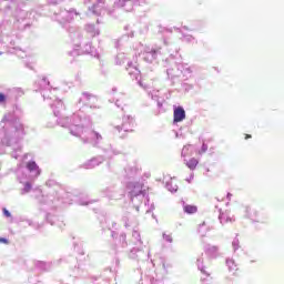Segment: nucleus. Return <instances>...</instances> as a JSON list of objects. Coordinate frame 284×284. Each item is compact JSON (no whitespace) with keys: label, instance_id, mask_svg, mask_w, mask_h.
Instances as JSON below:
<instances>
[{"label":"nucleus","instance_id":"f257e3e1","mask_svg":"<svg viewBox=\"0 0 284 284\" xmlns=\"http://www.w3.org/2000/svg\"><path fill=\"white\" fill-rule=\"evenodd\" d=\"M36 85V92H41L44 101L50 105L54 116H57V124L60 128H65L72 136L82 139L83 143H90L99 145L103 141L101 133L92 130V110H99L97 103L99 98L90 92H82L79 98L75 108L77 111L70 116L65 115V104L63 100L57 98V89L50 87V81L47 78H40Z\"/></svg>","mask_w":284,"mask_h":284},{"label":"nucleus","instance_id":"f03ea898","mask_svg":"<svg viewBox=\"0 0 284 284\" xmlns=\"http://www.w3.org/2000/svg\"><path fill=\"white\" fill-rule=\"evenodd\" d=\"M0 152L3 145L12 148V159L21 156V141L26 136L23 124L13 112L6 113L0 122ZM1 165V162H0Z\"/></svg>","mask_w":284,"mask_h":284},{"label":"nucleus","instance_id":"7ed1b4c3","mask_svg":"<svg viewBox=\"0 0 284 284\" xmlns=\"http://www.w3.org/2000/svg\"><path fill=\"white\" fill-rule=\"evenodd\" d=\"M123 176L126 181V194L136 212H139V207L143 203V199H145V190H143V184L139 182V179H141L139 168L134 164H128L124 168Z\"/></svg>","mask_w":284,"mask_h":284},{"label":"nucleus","instance_id":"20e7f679","mask_svg":"<svg viewBox=\"0 0 284 284\" xmlns=\"http://www.w3.org/2000/svg\"><path fill=\"white\" fill-rule=\"evenodd\" d=\"M26 4V0H0V12L6 17H13V28L17 30H27L30 28V14L28 10L21 9Z\"/></svg>","mask_w":284,"mask_h":284},{"label":"nucleus","instance_id":"39448f33","mask_svg":"<svg viewBox=\"0 0 284 284\" xmlns=\"http://www.w3.org/2000/svg\"><path fill=\"white\" fill-rule=\"evenodd\" d=\"M124 227H132L131 245H134L129 252V258L133 261H148L150 258V251H145V245H143V240H141V233L136 227H139V220L130 213L122 217Z\"/></svg>","mask_w":284,"mask_h":284},{"label":"nucleus","instance_id":"423d86ee","mask_svg":"<svg viewBox=\"0 0 284 284\" xmlns=\"http://www.w3.org/2000/svg\"><path fill=\"white\" fill-rule=\"evenodd\" d=\"M17 180L24 185L21 190V194H28L32 191V181L41 175V169L36 161H29L27 168L21 165L16 170Z\"/></svg>","mask_w":284,"mask_h":284},{"label":"nucleus","instance_id":"0eeeda50","mask_svg":"<svg viewBox=\"0 0 284 284\" xmlns=\"http://www.w3.org/2000/svg\"><path fill=\"white\" fill-rule=\"evenodd\" d=\"M68 32H69V37L75 48L69 52L70 57H79V54H90L91 57H94L95 59H101L99 51L97 50V48H94L92 45V42H87L81 48V41L83 39V34L81 33V30H79L77 27H69ZM77 48H81V49L79 50Z\"/></svg>","mask_w":284,"mask_h":284},{"label":"nucleus","instance_id":"6e6552de","mask_svg":"<svg viewBox=\"0 0 284 284\" xmlns=\"http://www.w3.org/2000/svg\"><path fill=\"white\" fill-rule=\"evenodd\" d=\"M47 187H50L48 195H42L40 199V203L42 205H49L50 207H59V201H62V203H72L68 200V196H70V193H67L63 187H61V184L54 180L47 181Z\"/></svg>","mask_w":284,"mask_h":284},{"label":"nucleus","instance_id":"1a4fd4ad","mask_svg":"<svg viewBox=\"0 0 284 284\" xmlns=\"http://www.w3.org/2000/svg\"><path fill=\"white\" fill-rule=\"evenodd\" d=\"M126 63V72H129V75L131 79H135L138 81V85L140 88H143V90H148V84H144L143 81L139 80L141 77V70H139V67L136 63H133L132 61H128V58L125 57V53H118L115 57V64L116 65H123Z\"/></svg>","mask_w":284,"mask_h":284},{"label":"nucleus","instance_id":"9d476101","mask_svg":"<svg viewBox=\"0 0 284 284\" xmlns=\"http://www.w3.org/2000/svg\"><path fill=\"white\" fill-rule=\"evenodd\" d=\"M14 39V36L2 37L0 42V54H6V52H8L9 54H17L19 59H24L26 51L21 50L19 47H16L17 41Z\"/></svg>","mask_w":284,"mask_h":284},{"label":"nucleus","instance_id":"9b49d317","mask_svg":"<svg viewBox=\"0 0 284 284\" xmlns=\"http://www.w3.org/2000/svg\"><path fill=\"white\" fill-rule=\"evenodd\" d=\"M135 125H136V121L134 120V116L123 115L122 124L115 125L113 130L114 132H118V134H120V139H125V134L130 132H134Z\"/></svg>","mask_w":284,"mask_h":284},{"label":"nucleus","instance_id":"f8f14e48","mask_svg":"<svg viewBox=\"0 0 284 284\" xmlns=\"http://www.w3.org/2000/svg\"><path fill=\"white\" fill-rule=\"evenodd\" d=\"M74 17H79V12L72 8L59 9L53 13V20L60 24L70 23V21L74 20Z\"/></svg>","mask_w":284,"mask_h":284},{"label":"nucleus","instance_id":"ddd939ff","mask_svg":"<svg viewBox=\"0 0 284 284\" xmlns=\"http://www.w3.org/2000/svg\"><path fill=\"white\" fill-rule=\"evenodd\" d=\"M244 216L252 221V223H261L264 225L268 221V216L265 212L256 211V209H252L251 206L244 207Z\"/></svg>","mask_w":284,"mask_h":284},{"label":"nucleus","instance_id":"4468645a","mask_svg":"<svg viewBox=\"0 0 284 284\" xmlns=\"http://www.w3.org/2000/svg\"><path fill=\"white\" fill-rule=\"evenodd\" d=\"M108 223V231L110 232L111 236L113 239H118V245L122 247V250H125L128 247V235L125 233H119L114 230H116V222H112L110 220L106 221Z\"/></svg>","mask_w":284,"mask_h":284},{"label":"nucleus","instance_id":"2eb2a0df","mask_svg":"<svg viewBox=\"0 0 284 284\" xmlns=\"http://www.w3.org/2000/svg\"><path fill=\"white\" fill-rule=\"evenodd\" d=\"M84 6H87L91 14L101 17V12H103V0H84Z\"/></svg>","mask_w":284,"mask_h":284},{"label":"nucleus","instance_id":"dca6fc26","mask_svg":"<svg viewBox=\"0 0 284 284\" xmlns=\"http://www.w3.org/2000/svg\"><path fill=\"white\" fill-rule=\"evenodd\" d=\"M159 54H161L160 50L146 47L143 52L139 53V57L145 61V63H152L153 61H156V57H159Z\"/></svg>","mask_w":284,"mask_h":284},{"label":"nucleus","instance_id":"f3484780","mask_svg":"<svg viewBox=\"0 0 284 284\" xmlns=\"http://www.w3.org/2000/svg\"><path fill=\"white\" fill-rule=\"evenodd\" d=\"M100 194L106 199H119L123 196V190L119 189L116 185H110L102 189Z\"/></svg>","mask_w":284,"mask_h":284},{"label":"nucleus","instance_id":"a211bd4d","mask_svg":"<svg viewBox=\"0 0 284 284\" xmlns=\"http://www.w3.org/2000/svg\"><path fill=\"white\" fill-rule=\"evenodd\" d=\"M136 3H139V0H115L113 8H120L121 10H124V12H132Z\"/></svg>","mask_w":284,"mask_h":284},{"label":"nucleus","instance_id":"6ab92c4d","mask_svg":"<svg viewBox=\"0 0 284 284\" xmlns=\"http://www.w3.org/2000/svg\"><path fill=\"white\" fill-rule=\"evenodd\" d=\"M104 161L105 158L103 155H98L83 163L82 168H84V170H94V168H99Z\"/></svg>","mask_w":284,"mask_h":284},{"label":"nucleus","instance_id":"aec40b11","mask_svg":"<svg viewBox=\"0 0 284 284\" xmlns=\"http://www.w3.org/2000/svg\"><path fill=\"white\" fill-rule=\"evenodd\" d=\"M102 152L104 155H102L105 159H108L109 161L114 159V156H119V154H121V151L114 146H112V144H109L106 146H104L102 149Z\"/></svg>","mask_w":284,"mask_h":284},{"label":"nucleus","instance_id":"412c9836","mask_svg":"<svg viewBox=\"0 0 284 284\" xmlns=\"http://www.w3.org/2000/svg\"><path fill=\"white\" fill-rule=\"evenodd\" d=\"M182 121H185V109L181 105L173 106V123H182Z\"/></svg>","mask_w":284,"mask_h":284},{"label":"nucleus","instance_id":"4be33fe9","mask_svg":"<svg viewBox=\"0 0 284 284\" xmlns=\"http://www.w3.org/2000/svg\"><path fill=\"white\" fill-rule=\"evenodd\" d=\"M181 74L184 77V79H190V77H192V68H190L187 64L179 63L176 77H181Z\"/></svg>","mask_w":284,"mask_h":284},{"label":"nucleus","instance_id":"5701e85b","mask_svg":"<svg viewBox=\"0 0 284 284\" xmlns=\"http://www.w3.org/2000/svg\"><path fill=\"white\" fill-rule=\"evenodd\" d=\"M47 221L50 223V225H57L58 227H64L65 223L63 221L59 220V216L48 212L45 215Z\"/></svg>","mask_w":284,"mask_h":284},{"label":"nucleus","instance_id":"b1692460","mask_svg":"<svg viewBox=\"0 0 284 284\" xmlns=\"http://www.w3.org/2000/svg\"><path fill=\"white\" fill-rule=\"evenodd\" d=\"M219 246L212 244H206L204 246V252L210 258H219Z\"/></svg>","mask_w":284,"mask_h":284},{"label":"nucleus","instance_id":"393cba45","mask_svg":"<svg viewBox=\"0 0 284 284\" xmlns=\"http://www.w3.org/2000/svg\"><path fill=\"white\" fill-rule=\"evenodd\" d=\"M84 30H85L87 34H89V37H91V39H94V37H99V34H101V30L92 23H87L84 26Z\"/></svg>","mask_w":284,"mask_h":284},{"label":"nucleus","instance_id":"a878e982","mask_svg":"<svg viewBox=\"0 0 284 284\" xmlns=\"http://www.w3.org/2000/svg\"><path fill=\"white\" fill-rule=\"evenodd\" d=\"M219 221L221 225H226V223H233L234 219L230 216V212H223V210L219 209Z\"/></svg>","mask_w":284,"mask_h":284},{"label":"nucleus","instance_id":"bb28decb","mask_svg":"<svg viewBox=\"0 0 284 284\" xmlns=\"http://www.w3.org/2000/svg\"><path fill=\"white\" fill-rule=\"evenodd\" d=\"M36 267L40 270V272H50V270H52V262L37 261Z\"/></svg>","mask_w":284,"mask_h":284},{"label":"nucleus","instance_id":"cd10ccee","mask_svg":"<svg viewBox=\"0 0 284 284\" xmlns=\"http://www.w3.org/2000/svg\"><path fill=\"white\" fill-rule=\"evenodd\" d=\"M179 64H175L174 68L166 69L168 79H171V81H174L175 79H179L181 75L179 74Z\"/></svg>","mask_w":284,"mask_h":284},{"label":"nucleus","instance_id":"c85d7f7f","mask_svg":"<svg viewBox=\"0 0 284 284\" xmlns=\"http://www.w3.org/2000/svg\"><path fill=\"white\" fill-rule=\"evenodd\" d=\"M183 203V211L185 212V214H196V212H199V207H196V205H190V204H185V202Z\"/></svg>","mask_w":284,"mask_h":284},{"label":"nucleus","instance_id":"c756f323","mask_svg":"<svg viewBox=\"0 0 284 284\" xmlns=\"http://www.w3.org/2000/svg\"><path fill=\"white\" fill-rule=\"evenodd\" d=\"M186 168H189V170H196V166L199 165V160H196V158H192L189 161H186L185 163Z\"/></svg>","mask_w":284,"mask_h":284},{"label":"nucleus","instance_id":"7c9ffc66","mask_svg":"<svg viewBox=\"0 0 284 284\" xmlns=\"http://www.w3.org/2000/svg\"><path fill=\"white\" fill-rule=\"evenodd\" d=\"M197 268L200 270V272L202 274H204V276H206V277L210 276V272H207L205 270V266L203 265V257L197 258Z\"/></svg>","mask_w":284,"mask_h":284},{"label":"nucleus","instance_id":"2f4dec72","mask_svg":"<svg viewBox=\"0 0 284 284\" xmlns=\"http://www.w3.org/2000/svg\"><path fill=\"white\" fill-rule=\"evenodd\" d=\"M132 39V37H134V31H131L130 33H126L124 36H122L118 41H116V44L115 47L119 48V45H121L123 43V41H128V39Z\"/></svg>","mask_w":284,"mask_h":284},{"label":"nucleus","instance_id":"473e14b6","mask_svg":"<svg viewBox=\"0 0 284 284\" xmlns=\"http://www.w3.org/2000/svg\"><path fill=\"white\" fill-rule=\"evenodd\" d=\"M232 248L234 254H239V250H241V241H239V237H234L232 241Z\"/></svg>","mask_w":284,"mask_h":284},{"label":"nucleus","instance_id":"72a5a7b5","mask_svg":"<svg viewBox=\"0 0 284 284\" xmlns=\"http://www.w3.org/2000/svg\"><path fill=\"white\" fill-rule=\"evenodd\" d=\"M226 265H227L229 272H236L237 266H236V262H234L233 258H226Z\"/></svg>","mask_w":284,"mask_h":284},{"label":"nucleus","instance_id":"f704fd0d","mask_svg":"<svg viewBox=\"0 0 284 284\" xmlns=\"http://www.w3.org/2000/svg\"><path fill=\"white\" fill-rule=\"evenodd\" d=\"M166 190L169 192H171L172 194H174V192H179V186L175 184H172V182H166V185H165Z\"/></svg>","mask_w":284,"mask_h":284},{"label":"nucleus","instance_id":"c9c22d12","mask_svg":"<svg viewBox=\"0 0 284 284\" xmlns=\"http://www.w3.org/2000/svg\"><path fill=\"white\" fill-rule=\"evenodd\" d=\"M26 223L29 227H33L34 230H41V227H43V224L34 223L32 220H26Z\"/></svg>","mask_w":284,"mask_h":284},{"label":"nucleus","instance_id":"e433bc0d","mask_svg":"<svg viewBox=\"0 0 284 284\" xmlns=\"http://www.w3.org/2000/svg\"><path fill=\"white\" fill-rule=\"evenodd\" d=\"M164 45H166V48H170V52H172L173 49L175 52H179V49L168 39H164Z\"/></svg>","mask_w":284,"mask_h":284},{"label":"nucleus","instance_id":"4c0bfd02","mask_svg":"<svg viewBox=\"0 0 284 284\" xmlns=\"http://www.w3.org/2000/svg\"><path fill=\"white\" fill-rule=\"evenodd\" d=\"M162 239H163V241H165L166 243H173V242H174V239H172V234L163 233V234H162Z\"/></svg>","mask_w":284,"mask_h":284},{"label":"nucleus","instance_id":"58836bf2","mask_svg":"<svg viewBox=\"0 0 284 284\" xmlns=\"http://www.w3.org/2000/svg\"><path fill=\"white\" fill-rule=\"evenodd\" d=\"M182 41H184L185 43H192L194 42V38L191 34H183Z\"/></svg>","mask_w":284,"mask_h":284},{"label":"nucleus","instance_id":"ea45409f","mask_svg":"<svg viewBox=\"0 0 284 284\" xmlns=\"http://www.w3.org/2000/svg\"><path fill=\"white\" fill-rule=\"evenodd\" d=\"M149 97H151L153 101H159V91L153 90L152 92L149 93Z\"/></svg>","mask_w":284,"mask_h":284},{"label":"nucleus","instance_id":"a19ab883","mask_svg":"<svg viewBox=\"0 0 284 284\" xmlns=\"http://www.w3.org/2000/svg\"><path fill=\"white\" fill-rule=\"evenodd\" d=\"M7 101H8V95H6V93L0 92V105L6 104Z\"/></svg>","mask_w":284,"mask_h":284},{"label":"nucleus","instance_id":"79ce46f5","mask_svg":"<svg viewBox=\"0 0 284 284\" xmlns=\"http://www.w3.org/2000/svg\"><path fill=\"white\" fill-rule=\"evenodd\" d=\"M92 203H97V200H91V201L79 200V205H90Z\"/></svg>","mask_w":284,"mask_h":284},{"label":"nucleus","instance_id":"37998d69","mask_svg":"<svg viewBox=\"0 0 284 284\" xmlns=\"http://www.w3.org/2000/svg\"><path fill=\"white\" fill-rule=\"evenodd\" d=\"M190 148H191V145H185L182 149L181 156H183V158L187 156V152H190Z\"/></svg>","mask_w":284,"mask_h":284},{"label":"nucleus","instance_id":"c03bdc74","mask_svg":"<svg viewBox=\"0 0 284 284\" xmlns=\"http://www.w3.org/2000/svg\"><path fill=\"white\" fill-rule=\"evenodd\" d=\"M182 88H183V90H185V92H190V90L194 89V85L187 84V83H182Z\"/></svg>","mask_w":284,"mask_h":284},{"label":"nucleus","instance_id":"a18cd8bd","mask_svg":"<svg viewBox=\"0 0 284 284\" xmlns=\"http://www.w3.org/2000/svg\"><path fill=\"white\" fill-rule=\"evenodd\" d=\"M207 144L205 142L202 143L201 150L199 151V154H205L207 152Z\"/></svg>","mask_w":284,"mask_h":284},{"label":"nucleus","instance_id":"49530a36","mask_svg":"<svg viewBox=\"0 0 284 284\" xmlns=\"http://www.w3.org/2000/svg\"><path fill=\"white\" fill-rule=\"evenodd\" d=\"M2 214L6 219H10L12 216V213H10L6 207L2 209Z\"/></svg>","mask_w":284,"mask_h":284},{"label":"nucleus","instance_id":"de8ad7c7","mask_svg":"<svg viewBox=\"0 0 284 284\" xmlns=\"http://www.w3.org/2000/svg\"><path fill=\"white\" fill-rule=\"evenodd\" d=\"M203 227H205V222H203V223L200 224V226H199V233H200L202 236H205V231H203Z\"/></svg>","mask_w":284,"mask_h":284},{"label":"nucleus","instance_id":"09e8293b","mask_svg":"<svg viewBox=\"0 0 284 284\" xmlns=\"http://www.w3.org/2000/svg\"><path fill=\"white\" fill-rule=\"evenodd\" d=\"M115 105H116V108H121V110H123V100L122 99H118L115 101Z\"/></svg>","mask_w":284,"mask_h":284},{"label":"nucleus","instance_id":"8fccbe9b","mask_svg":"<svg viewBox=\"0 0 284 284\" xmlns=\"http://www.w3.org/2000/svg\"><path fill=\"white\" fill-rule=\"evenodd\" d=\"M150 282H151V284H163V281H161V280H154V277H152V278L150 280Z\"/></svg>","mask_w":284,"mask_h":284},{"label":"nucleus","instance_id":"3c124183","mask_svg":"<svg viewBox=\"0 0 284 284\" xmlns=\"http://www.w3.org/2000/svg\"><path fill=\"white\" fill-rule=\"evenodd\" d=\"M155 101L159 109L163 108V101L161 100H155Z\"/></svg>","mask_w":284,"mask_h":284},{"label":"nucleus","instance_id":"603ef678","mask_svg":"<svg viewBox=\"0 0 284 284\" xmlns=\"http://www.w3.org/2000/svg\"><path fill=\"white\" fill-rule=\"evenodd\" d=\"M174 59V53H170V58L165 59V62L168 63V61H172Z\"/></svg>","mask_w":284,"mask_h":284},{"label":"nucleus","instance_id":"864d4df0","mask_svg":"<svg viewBox=\"0 0 284 284\" xmlns=\"http://www.w3.org/2000/svg\"><path fill=\"white\" fill-rule=\"evenodd\" d=\"M0 243L8 244V239H6V237H0Z\"/></svg>","mask_w":284,"mask_h":284},{"label":"nucleus","instance_id":"5fc2aeb1","mask_svg":"<svg viewBox=\"0 0 284 284\" xmlns=\"http://www.w3.org/2000/svg\"><path fill=\"white\" fill-rule=\"evenodd\" d=\"M59 1H61V0H49V2L52 3L53 6H57V3H59Z\"/></svg>","mask_w":284,"mask_h":284},{"label":"nucleus","instance_id":"6e6d98bb","mask_svg":"<svg viewBox=\"0 0 284 284\" xmlns=\"http://www.w3.org/2000/svg\"><path fill=\"white\" fill-rule=\"evenodd\" d=\"M226 199H227V201H231V199H232V193H227V194H226Z\"/></svg>","mask_w":284,"mask_h":284},{"label":"nucleus","instance_id":"4d7b16f0","mask_svg":"<svg viewBox=\"0 0 284 284\" xmlns=\"http://www.w3.org/2000/svg\"><path fill=\"white\" fill-rule=\"evenodd\" d=\"M0 26H1V27L6 26V21H2Z\"/></svg>","mask_w":284,"mask_h":284},{"label":"nucleus","instance_id":"13d9d810","mask_svg":"<svg viewBox=\"0 0 284 284\" xmlns=\"http://www.w3.org/2000/svg\"><path fill=\"white\" fill-rule=\"evenodd\" d=\"M48 128H54V125L53 124H48Z\"/></svg>","mask_w":284,"mask_h":284},{"label":"nucleus","instance_id":"bf43d9fd","mask_svg":"<svg viewBox=\"0 0 284 284\" xmlns=\"http://www.w3.org/2000/svg\"><path fill=\"white\" fill-rule=\"evenodd\" d=\"M23 159H24V160L28 159V154H24V155H23Z\"/></svg>","mask_w":284,"mask_h":284},{"label":"nucleus","instance_id":"052dcab7","mask_svg":"<svg viewBox=\"0 0 284 284\" xmlns=\"http://www.w3.org/2000/svg\"><path fill=\"white\" fill-rule=\"evenodd\" d=\"M124 30H130V27L126 26V27L124 28Z\"/></svg>","mask_w":284,"mask_h":284},{"label":"nucleus","instance_id":"680f3d73","mask_svg":"<svg viewBox=\"0 0 284 284\" xmlns=\"http://www.w3.org/2000/svg\"><path fill=\"white\" fill-rule=\"evenodd\" d=\"M97 23H101V20L98 19V20H97Z\"/></svg>","mask_w":284,"mask_h":284},{"label":"nucleus","instance_id":"e2e57ef3","mask_svg":"<svg viewBox=\"0 0 284 284\" xmlns=\"http://www.w3.org/2000/svg\"><path fill=\"white\" fill-rule=\"evenodd\" d=\"M251 138H252V135H247V136H246V139H251Z\"/></svg>","mask_w":284,"mask_h":284},{"label":"nucleus","instance_id":"0e129e2a","mask_svg":"<svg viewBox=\"0 0 284 284\" xmlns=\"http://www.w3.org/2000/svg\"><path fill=\"white\" fill-rule=\"evenodd\" d=\"M184 30H187V27H183Z\"/></svg>","mask_w":284,"mask_h":284},{"label":"nucleus","instance_id":"69168bd1","mask_svg":"<svg viewBox=\"0 0 284 284\" xmlns=\"http://www.w3.org/2000/svg\"><path fill=\"white\" fill-rule=\"evenodd\" d=\"M108 165L110 166V162H108Z\"/></svg>","mask_w":284,"mask_h":284}]
</instances>
